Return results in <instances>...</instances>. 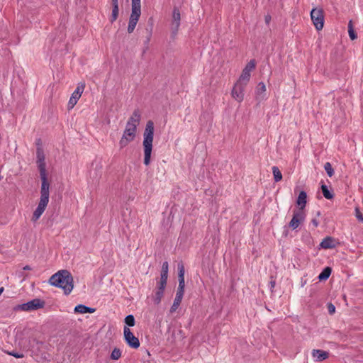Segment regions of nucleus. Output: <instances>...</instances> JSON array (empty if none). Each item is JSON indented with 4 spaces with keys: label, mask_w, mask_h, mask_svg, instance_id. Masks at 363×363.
<instances>
[{
    "label": "nucleus",
    "mask_w": 363,
    "mask_h": 363,
    "mask_svg": "<svg viewBox=\"0 0 363 363\" xmlns=\"http://www.w3.org/2000/svg\"><path fill=\"white\" fill-rule=\"evenodd\" d=\"M181 21V13L180 11L177 7H174L172 11V22H171V30L174 35H176Z\"/></svg>",
    "instance_id": "nucleus-10"
},
{
    "label": "nucleus",
    "mask_w": 363,
    "mask_h": 363,
    "mask_svg": "<svg viewBox=\"0 0 363 363\" xmlns=\"http://www.w3.org/2000/svg\"><path fill=\"white\" fill-rule=\"evenodd\" d=\"M353 24H352V21H350L349 23H348V30H353Z\"/></svg>",
    "instance_id": "nucleus-41"
},
{
    "label": "nucleus",
    "mask_w": 363,
    "mask_h": 363,
    "mask_svg": "<svg viewBox=\"0 0 363 363\" xmlns=\"http://www.w3.org/2000/svg\"><path fill=\"white\" fill-rule=\"evenodd\" d=\"M246 86L247 85L236 82L231 91V96L238 102H242L245 98V89Z\"/></svg>",
    "instance_id": "nucleus-8"
},
{
    "label": "nucleus",
    "mask_w": 363,
    "mask_h": 363,
    "mask_svg": "<svg viewBox=\"0 0 363 363\" xmlns=\"http://www.w3.org/2000/svg\"><path fill=\"white\" fill-rule=\"evenodd\" d=\"M45 302L39 298L33 299L19 306V308L25 311L37 310L43 308Z\"/></svg>",
    "instance_id": "nucleus-11"
},
{
    "label": "nucleus",
    "mask_w": 363,
    "mask_h": 363,
    "mask_svg": "<svg viewBox=\"0 0 363 363\" xmlns=\"http://www.w3.org/2000/svg\"><path fill=\"white\" fill-rule=\"evenodd\" d=\"M37 164L41 179L40 196L38 206L33 213L31 220L35 223L45 212L50 199V183L47 179L45 156L42 148L38 147L36 151Z\"/></svg>",
    "instance_id": "nucleus-1"
},
{
    "label": "nucleus",
    "mask_w": 363,
    "mask_h": 363,
    "mask_svg": "<svg viewBox=\"0 0 363 363\" xmlns=\"http://www.w3.org/2000/svg\"><path fill=\"white\" fill-rule=\"evenodd\" d=\"M49 283L55 286L62 288L65 294H69L73 289V277L67 270H60L51 276Z\"/></svg>",
    "instance_id": "nucleus-3"
},
{
    "label": "nucleus",
    "mask_w": 363,
    "mask_h": 363,
    "mask_svg": "<svg viewBox=\"0 0 363 363\" xmlns=\"http://www.w3.org/2000/svg\"><path fill=\"white\" fill-rule=\"evenodd\" d=\"M270 20H271V16H270L268 15V16H265V21H266L267 23H269Z\"/></svg>",
    "instance_id": "nucleus-42"
},
{
    "label": "nucleus",
    "mask_w": 363,
    "mask_h": 363,
    "mask_svg": "<svg viewBox=\"0 0 363 363\" xmlns=\"http://www.w3.org/2000/svg\"><path fill=\"white\" fill-rule=\"evenodd\" d=\"M79 98L80 96H79V95L76 96L74 93H72L68 103L69 108H72L76 105Z\"/></svg>",
    "instance_id": "nucleus-24"
},
{
    "label": "nucleus",
    "mask_w": 363,
    "mask_h": 363,
    "mask_svg": "<svg viewBox=\"0 0 363 363\" xmlns=\"http://www.w3.org/2000/svg\"><path fill=\"white\" fill-rule=\"evenodd\" d=\"M154 130V123L152 121H148L145 125L143 141L144 150V164L146 166L149 165L151 161Z\"/></svg>",
    "instance_id": "nucleus-4"
},
{
    "label": "nucleus",
    "mask_w": 363,
    "mask_h": 363,
    "mask_svg": "<svg viewBox=\"0 0 363 363\" xmlns=\"http://www.w3.org/2000/svg\"><path fill=\"white\" fill-rule=\"evenodd\" d=\"M348 33H349V35H350V38L351 40H355L357 39V34L355 33L354 29L353 30H348Z\"/></svg>",
    "instance_id": "nucleus-34"
},
{
    "label": "nucleus",
    "mask_w": 363,
    "mask_h": 363,
    "mask_svg": "<svg viewBox=\"0 0 363 363\" xmlns=\"http://www.w3.org/2000/svg\"><path fill=\"white\" fill-rule=\"evenodd\" d=\"M163 294H164V291L163 290H161V289H156V291L155 293V295L153 296V301L155 302V303L156 304H159L161 301V299L163 296Z\"/></svg>",
    "instance_id": "nucleus-20"
},
{
    "label": "nucleus",
    "mask_w": 363,
    "mask_h": 363,
    "mask_svg": "<svg viewBox=\"0 0 363 363\" xmlns=\"http://www.w3.org/2000/svg\"><path fill=\"white\" fill-rule=\"evenodd\" d=\"M85 87V84L84 83H80L78 84L76 90L73 92L76 96L79 95L81 97L82 94L84 91Z\"/></svg>",
    "instance_id": "nucleus-28"
},
{
    "label": "nucleus",
    "mask_w": 363,
    "mask_h": 363,
    "mask_svg": "<svg viewBox=\"0 0 363 363\" xmlns=\"http://www.w3.org/2000/svg\"><path fill=\"white\" fill-rule=\"evenodd\" d=\"M178 271H179V274H178L179 278H184L185 270H184V264L182 263H179L178 264Z\"/></svg>",
    "instance_id": "nucleus-29"
},
{
    "label": "nucleus",
    "mask_w": 363,
    "mask_h": 363,
    "mask_svg": "<svg viewBox=\"0 0 363 363\" xmlns=\"http://www.w3.org/2000/svg\"><path fill=\"white\" fill-rule=\"evenodd\" d=\"M311 354L316 362H322L329 357V352L322 350H313Z\"/></svg>",
    "instance_id": "nucleus-14"
},
{
    "label": "nucleus",
    "mask_w": 363,
    "mask_h": 363,
    "mask_svg": "<svg viewBox=\"0 0 363 363\" xmlns=\"http://www.w3.org/2000/svg\"><path fill=\"white\" fill-rule=\"evenodd\" d=\"M328 313L332 315L335 312V307L333 303H330L328 304Z\"/></svg>",
    "instance_id": "nucleus-32"
},
{
    "label": "nucleus",
    "mask_w": 363,
    "mask_h": 363,
    "mask_svg": "<svg viewBox=\"0 0 363 363\" xmlns=\"http://www.w3.org/2000/svg\"><path fill=\"white\" fill-rule=\"evenodd\" d=\"M305 218L306 214L303 211H294L293 218L289 222V227L293 230L296 229Z\"/></svg>",
    "instance_id": "nucleus-12"
},
{
    "label": "nucleus",
    "mask_w": 363,
    "mask_h": 363,
    "mask_svg": "<svg viewBox=\"0 0 363 363\" xmlns=\"http://www.w3.org/2000/svg\"><path fill=\"white\" fill-rule=\"evenodd\" d=\"M124 338L129 347L138 349L140 344L138 337H136L131 332L129 328L125 326L123 328Z\"/></svg>",
    "instance_id": "nucleus-9"
},
{
    "label": "nucleus",
    "mask_w": 363,
    "mask_h": 363,
    "mask_svg": "<svg viewBox=\"0 0 363 363\" xmlns=\"http://www.w3.org/2000/svg\"><path fill=\"white\" fill-rule=\"evenodd\" d=\"M266 86L263 82H259L256 88V100L259 102L266 99Z\"/></svg>",
    "instance_id": "nucleus-13"
},
{
    "label": "nucleus",
    "mask_w": 363,
    "mask_h": 363,
    "mask_svg": "<svg viewBox=\"0 0 363 363\" xmlns=\"http://www.w3.org/2000/svg\"><path fill=\"white\" fill-rule=\"evenodd\" d=\"M331 274V269L330 267H325L323 271L319 274L318 279L320 280H326L328 279Z\"/></svg>",
    "instance_id": "nucleus-22"
},
{
    "label": "nucleus",
    "mask_w": 363,
    "mask_h": 363,
    "mask_svg": "<svg viewBox=\"0 0 363 363\" xmlns=\"http://www.w3.org/2000/svg\"><path fill=\"white\" fill-rule=\"evenodd\" d=\"M256 62L251 60L242 69V73L237 82L247 85L251 77V72L255 69Z\"/></svg>",
    "instance_id": "nucleus-7"
},
{
    "label": "nucleus",
    "mask_w": 363,
    "mask_h": 363,
    "mask_svg": "<svg viewBox=\"0 0 363 363\" xmlns=\"http://www.w3.org/2000/svg\"><path fill=\"white\" fill-rule=\"evenodd\" d=\"M320 245L323 249H331L335 247V242L333 238L327 237L322 240Z\"/></svg>",
    "instance_id": "nucleus-17"
},
{
    "label": "nucleus",
    "mask_w": 363,
    "mask_h": 363,
    "mask_svg": "<svg viewBox=\"0 0 363 363\" xmlns=\"http://www.w3.org/2000/svg\"><path fill=\"white\" fill-rule=\"evenodd\" d=\"M311 21L317 30H321L324 26V11L321 8H313L311 11Z\"/></svg>",
    "instance_id": "nucleus-6"
},
{
    "label": "nucleus",
    "mask_w": 363,
    "mask_h": 363,
    "mask_svg": "<svg viewBox=\"0 0 363 363\" xmlns=\"http://www.w3.org/2000/svg\"><path fill=\"white\" fill-rule=\"evenodd\" d=\"M141 15L140 0H131V13L129 18L128 33H132L138 22Z\"/></svg>",
    "instance_id": "nucleus-5"
},
{
    "label": "nucleus",
    "mask_w": 363,
    "mask_h": 363,
    "mask_svg": "<svg viewBox=\"0 0 363 363\" xmlns=\"http://www.w3.org/2000/svg\"><path fill=\"white\" fill-rule=\"evenodd\" d=\"M141 114L139 110H135L128 118L125 130L119 140L120 148H124L133 142L137 135V128L140 124Z\"/></svg>",
    "instance_id": "nucleus-2"
},
{
    "label": "nucleus",
    "mask_w": 363,
    "mask_h": 363,
    "mask_svg": "<svg viewBox=\"0 0 363 363\" xmlns=\"http://www.w3.org/2000/svg\"><path fill=\"white\" fill-rule=\"evenodd\" d=\"M23 269H24V270H30V269H31V268H30V266L26 265V266H25V267H23Z\"/></svg>",
    "instance_id": "nucleus-44"
},
{
    "label": "nucleus",
    "mask_w": 363,
    "mask_h": 363,
    "mask_svg": "<svg viewBox=\"0 0 363 363\" xmlns=\"http://www.w3.org/2000/svg\"><path fill=\"white\" fill-rule=\"evenodd\" d=\"M270 286H271V289H272L274 287V286H275V281L274 280H272L270 281Z\"/></svg>",
    "instance_id": "nucleus-43"
},
{
    "label": "nucleus",
    "mask_w": 363,
    "mask_h": 363,
    "mask_svg": "<svg viewBox=\"0 0 363 363\" xmlns=\"http://www.w3.org/2000/svg\"><path fill=\"white\" fill-rule=\"evenodd\" d=\"M150 38H151V33H150L148 36L147 37L145 41V45L146 46V50L148 48V45H149V43L150 41Z\"/></svg>",
    "instance_id": "nucleus-38"
},
{
    "label": "nucleus",
    "mask_w": 363,
    "mask_h": 363,
    "mask_svg": "<svg viewBox=\"0 0 363 363\" xmlns=\"http://www.w3.org/2000/svg\"><path fill=\"white\" fill-rule=\"evenodd\" d=\"M125 323L128 326H134L135 325V318L133 315H128L125 318Z\"/></svg>",
    "instance_id": "nucleus-27"
},
{
    "label": "nucleus",
    "mask_w": 363,
    "mask_h": 363,
    "mask_svg": "<svg viewBox=\"0 0 363 363\" xmlns=\"http://www.w3.org/2000/svg\"><path fill=\"white\" fill-rule=\"evenodd\" d=\"M182 298L175 296L174 303L170 308V313H173L178 309V308L182 302Z\"/></svg>",
    "instance_id": "nucleus-23"
},
{
    "label": "nucleus",
    "mask_w": 363,
    "mask_h": 363,
    "mask_svg": "<svg viewBox=\"0 0 363 363\" xmlns=\"http://www.w3.org/2000/svg\"><path fill=\"white\" fill-rule=\"evenodd\" d=\"M184 294V289L178 288L176 294V296L182 298Z\"/></svg>",
    "instance_id": "nucleus-33"
},
{
    "label": "nucleus",
    "mask_w": 363,
    "mask_h": 363,
    "mask_svg": "<svg viewBox=\"0 0 363 363\" xmlns=\"http://www.w3.org/2000/svg\"><path fill=\"white\" fill-rule=\"evenodd\" d=\"M112 5V12L110 18L111 23H113L116 21L118 17L119 9H118V0H111Z\"/></svg>",
    "instance_id": "nucleus-15"
},
{
    "label": "nucleus",
    "mask_w": 363,
    "mask_h": 363,
    "mask_svg": "<svg viewBox=\"0 0 363 363\" xmlns=\"http://www.w3.org/2000/svg\"><path fill=\"white\" fill-rule=\"evenodd\" d=\"M166 284H167V280H163V279H160V281L158 282V286H157V289L164 291Z\"/></svg>",
    "instance_id": "nucleus-30"
},
{
    "label": "nucleus",
    "mask_w": 363,
    "mask_h": 363,
    "mask_svg": "<svg viewBox=\"0 0 363 363\" xmlns=\"http://www.w3.org/2000/svg\"><path fill=\"white\" fill-rule=\"evenodd\" d=\"M321 190H322L323 194L325 199H332L333 198V196H334L333 194L329 191V189L326 185L322 184Z\"/></svg>",
    "instance_id": "nucleus-21"
},
{
    "label": "nucleus",
    "mask_w": 363,
    "mask_h": 363,
    "mask_svg": "<svg viewBox=\"0 0 363 363\" xmlns=\"http://www.w3.org/2000/svg\"><path fill=\"white\" fill-rule=\"evenodd\" d=\"M9 354L16 358H23L24 357L23 354H19V353H16V352H11Z\"/></svg>",
    "instance_id": "nucleus-39"
},
{
    "label": "nucleus",
    "mask_w": 363,
    "mask_h": 363,
    "mask_svg": "<svg viewBox=\"0 0 363 363\" xmlns=\"http://www.w3.org/2000/svg\"><path fill=\"white\" fill-rule=\"evenodd\" d=\"M311 223H313V225L315 228L318 227V225L319 224L318 221L315 218L312 219Z\"/></svg>",
    "instance_id": "nucleus-40"
},
{
    "label": "nucleus",
    "mask_w": 363,
    "mask_h": 363,
    "mask_svg": "<svg viewBox=\"0 0 363 363\" xmlns=\"http://www.w3.org/2000/svg\"><path fill=\"white\" fill-rule=\"evenodd\" d=\"M121 357V351L119 348L115 347L111 354V359L112 360H118Z\"/></svg>",
    "instance_id": "nucleus-25"
},
{
    "label": "nucleus",
    "mask_w": 363,
    "mask_h": 363,
    "mask_svg": "<svg viewBox=\"0 0 363 363\" xmlns=\"http://www.w3.org/2000/svg\"><path fill=\"white\" fill-rule=\"evenodd\" d=\"M307 203V194L304 191H301L296 200V204L299 206L298 211H303Z\"/></svg>",
    "instance_id": "nucleus-16"
},
{
    "label": "nucleus",
    "mask_w": 363,
    "mask_h": 363,
    "mask_svg": "<svg viewBox=\"0 0 363 363\" xmlns=\"http://www.w3.org/2000/svg\"><path fill=\"white\" fill-rule=\"evenodd\" d=\"M167 278H168V272H162L161 271L160 279H163V280H167Z\"/></svg>",
    "instance_id": "nucleus-37"
},
{
    "label": "nucleus",
    "mask_w": 363,
    "mask_h": 363,
    "mask_svg": "<svg viewBox=\"0 0 363 363\" xmlns=\"http://www.w3.org/2000/svg\"><path fill=\"white\" fill-rule=\"evenodd\" d=\"M74 311L75 313L84 314V313H92L95 312L96 309L94 308H90V307L86 306L82 304H79V305H77V306H75Z\"/></svg>",
    "instance_id": "nucleus-18"
},
{
    "label": "nucleus",
    "mask_w": 363,
    "mask_h": 363,
    "mask_svg": "<svg viewBox=\"0 0 363 363\" xmlns=\"http://www.w3.org/2000/svg\"><path fill=\"white\" fill-rule=\"evenodd\" d=\"M325 170L326 171L328 175L331 177L334 174V170L332 167V165L330 162H326L324 165Z\"/></svg>",
    "instance_id": "nucleus-26"
},
{
    "label": "nucleus",
    "mask_w": 363,
    "mask_h": 363,
    "mask_svg": "<svg viewBox=\"0 0 363 363\" xmlns=\"http://www.w3.org/2000/svg\"><path fill=\"white\" fill-rule=\"evenodd\" d=\"M272 172H273L274 181L276 182H278L282 179L281 172H280L279 169L277 167L274 166L272 167Z\"/></svg>",
    "instance_id": "nucleus-19"
},
{
    "label": "nucleus",
    "mask_w": 363,
    "mask_h": 363,
    "mask_svg": "<svg viewBox=\"0 0 363 363\" xmlns=\"http://www.w3.org/2000/svg\"><path fill=\"white\" fill-rule=\"evenodd\" d=\"M184 286H185L184 278H179L178 288L184 289Z\"/></svg>",
    "instance_id": "nucleus-35"
},
{
    "label": "nucleus",
    "mask_w": 363,
    "mask_h": 363,
    "mask_svg": "<svg viewBox=\"0 0 363 363\" xmlns=\"http://www.w3.org/2000/svg\"><path fill=\"white\" fill-rule=\"evenodd\" d=\"M168 269H169L168 262H163L161 271L162 272H168Z\"/></svg>",
    "instance_id": "nucleus-36"
},
{
    "label": "nucleus",
    "mask_w": 363,
    "mask_h": 363,
    "mask_svg": "<svg viewBox=\"0 0 363 363\" xmlns=\"http://www.w3.org/2000/svg\"><path fill=\"white\" fill-rule=\"evenodd\" d=\"M355 216L359 220L363 222V215L357 207L355 208Z\"/></svg>",
    "instance_id": "nucleus-31"
}]
</instances>
